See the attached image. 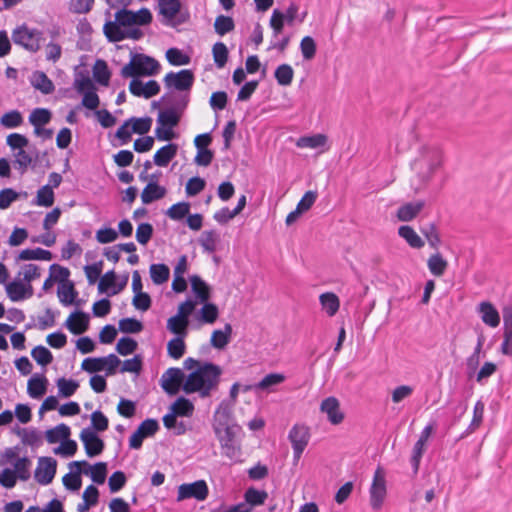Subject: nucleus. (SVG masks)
Listing matches in <instances>:
<instances>
[{
	"label": "nucleus",
	"instance_id": "c756f323",
	"mask_svg": "<svg viewBox=\"0 0 512 512\" xmlns=\"http://www.w3.org/2000/svg\"><path fill=\"white\" fill-rule=\"evenodd\" d=\"M398 234L401 238H403L410 247L415 249H420L424 246V241L421 237L415 232V230L408 225H402L398 229Z\"/></svg>",
	"mask_w": 512,
	"mask_h": 512
},
{
	"label": "nucleus",
	"instance_id": "393cba45",
	"mask_svg": "<svg viewBox=\"0 0 512 512\" xmlns=\"http://www.w3.org/2000/svg\"><path fill=\"white\" fill-rule=\"evenodd\" d=\"M424 206L425 202L422 200L406 203L398 208L397 217L403 222L411 221L421 212Z\"/></svg>",
	"mask_w": 512,
	"mask_h": 512
},
{
	"label": "nucleus",
	"instance_id": "423d86ee",
	"mask_svg": "<svg viewBox=\"0 0 512 512\" xmlns=\"http://www.w3.org/2000/svg\"><path fill=\"white\" fill-rule=\"evenodd\" d=\"M387 495L386 472L378 466L374 472L373 480L369 488L370 506L373 510H380Z\"/></svg>",
	"mask_w": 512,
	"mask_h": 512
},
{
	"label": "nucleus",
	"instance_id": "c9c22d12",
	"mask_svg": "<svg viewBox=\"0 0 512 512\" xmlns=\"http://www.w3.org/2000/svg\"><path fill=\"white\" fill-rule=\"evenodd\" d=\"M93 76L99 84L107 86L110 81L111 73L107 63L102 59H97L93 66Z\"/></svg>",
	"mask_w": 512,
	"mask_h": 512
},
{
	"label": "nucleus",
	"instance_id": "3c124183",
	"mask_svg": "<svg viewBox=\"0 0 512 512\" xmlns=\"http://www.w3.org/2000/svg\"><path fill=\"white\" fill-rule=\"evenodd\" d=\"M235 28V23L232 17L219 15L216 17L214 22V29L215 32L223 36L231 31H233Z\"/></svg>",
	"mask_w": 512,
	"mask_h": 512
},
{
	"label": "nucleus",
	"instance_id": "2eb2a0df",
	"mask_svg": "<svg viewBox=\"0 0 512 512\" xmlns=\"http://www.w3.org/2000/svg\"><path fill=\"white\" fill-rule=\"evenodd\" d=\"M56 467L57 462L53 458H40L34 474L35 480L41 485H48L55 476Z\"/></svg>",
	"mask_w": 512,
	"mask_h": 512
},
{
	"label": "nucleus",
	"instance_id": "8fccbe9b",
	"mask_svg": "<svg viewBox=\"0 0 512 512\" xmlns=\"http://www.w3.org/2000/svg\"><path fill=\"white\" fill-rule=\"evenodd\" d=\"M203 306L200 309V320L204 323L212 324L214 323L219 316L218 307L210 302L202 303Z\"/></svg>",
	"mask_w": 512,
	"mask_h": 512
},
{
	"label": "nucleus",
	"instance_id": "0eeeda50",
	"mask_svg": "<svg viewBox=\"0 0 512 512\" xmlns=\"http://www.w3.org/2000/svg\"><path fill=\"white\" fill-rule=\"evenodd\" d=\"M41 39V31L37 29H29L25 24L18 26L12 32L13 42L30 52H37L40 49Z\"/></svg>",
	"mask_w": 512,
	"mask_h": 512
},
{
	"label": "nucleus",
	"instance_id": "b1692460",
	"mask_svg": "<svg viewBox=\"0 0 512 512\" xmlns=\"http://www.w3.org/2000/svg\"><path fill=\"white\" fill-rule=\"evenodd\" d=\"M48 380L44 375H33L27 383V393L34 399L41 398L47 390Z\"/></svg>",
	"mask_w": 512,
	"mask_h": 512
},
{
	"label": "nucleus",
	"instance_id": "473e14b6",
	"mask_svg": "<svg viewBox=\"0 0 512 512\" xmlns=\"http://www.w3.org/2000/svg\"><path fill=\"white\" fill-rule=\"evenodd\" d=\"M427 266L432 275L440 277L445 273L448 262L437 252L428 258Z\"/></svg>",
	"mask_w": 512,
	"mask_h": 512
},
{
	"label": "nucleus",
	"instance_id": "cd10ccee",
	"mask_svg": "<svg viewBox=\"0 0 512 512\" xmlns=\"http://www.w3.org/2000/svg\"><path fill=\"white\" fill-rule=\"evenodd\" d=\"M232 331L230 323H226L223 330H214L211 335V345L216 349H223L230 342Z\"/></svg>",
	"mask_w": 512,
	"mask_h": 512
},
{
	"label": "nucleus",
	"instance_id": "2f4dec72",
	"mask_svg": "<svg viewBox=\"0 0 512 512\" xmlns=\"http://www.w3.org/2000/svg\"><path fill=\"white\" fill-rule=\"evenodd\" d=\"M46 439L50 444L62 443L63 440L70 436V428L66 424H59L56 427L49 429L45 433Z\"/></svg>",
	"mask_w": 512,
	"mask_h": 512
},
{
	"label": "nucleus",
	"instance_id": "6e6552de",
	"mask_svg": "<svg viewBox=\"0 0 512 512\" xmlns=\"http://www.w3.org/2000/svg\"><path fill=\"white\" fill-rule=\"evenodd\" d=\"M159 13L163 15L165 25L176 27L188 21V13H180V0H159Z\"/></svg>",
	"mask_w": 512,
	"mask_h": 512
},
{
	"label": "nucleus",
	"instance_id": "a18cd8bd",
	"mask_svg": "<svg viewBox=\"0 0 512 512\" xmlns=\"http://www.w3.org/2000/svg\"><path fill=\"white\" fill-rule=\"evenodd\" d=\"M52 114L46 108H35L29 115V122L34 126H44L50 122Z\"/></svg>",
	"mask_w": 512,
	"mask_h": 512
},
{
	"label": "nucleus",
	"instance_id": "f3484780",
	"mask_svg": "<svg viewBox=\"0 0 512 512\" xmlns=\"http://www.w3.org/2000/svg\"><path fill=\"white\" fill-rule=\"evenodd\" d=\"M286 377L281 373H270L267 374L261 381L255 383L253 385L244 386L243 391L248 392L250 390L254 391H265V392H273V387L277 386L285 381Z\"/></svg>",
	"mask_w": 512,
	"mask_h": 512
},
{
	"label": "nucleus",
	"instance_id": "5701e85b",
	"mask_svg": "<svg viewBox=\"0 0 512 512\" xmlns=\"http://www.w3.org/2000/svg\"><path fill=\"white\" fill-rule=\"evenodd\" d=\"M167 193L164 186H160L156 181H149L141 193L143 204H150L156 200L162 199Z\"/></svg>",
	"mask_w": 512,
	"mask_h": 512
},
{
	"label": "nucleus",
	"instance_id": "13d9d810",
	"mask_svg": "<svg viewBox=\"0 0 512 512\" xmlns=\"http://www.w3.org/2000/svg\"><path fill=\"white\" fill-rule=\"evenodd\" d=\"M33 359L42 366H46L53 361V355L49 349L42 345L34 347L31 351Z\"/></svg>",
	"mask_w": 512,
	"mask_h": 512
},
{
	"label": "nucleus",
	"instance_id": "864d4df0",
	"mask_svg": "<svg viewBox=\"0 0 512 512\" xmlns=\"http://www.w3.org/2000/svg\"><path fill=\"white\" fill-rule=\"evenodd\" d=\"M59 395L62 397L72 396L78 389L79 383L73 379L59 378L56 382Z\"/></svg>",
	"mask_w": 512,
	"mask_h": 512
},
{
	"label": "nucleus",
	"instance_id": "e433bc0d",
	"mask_svg": "<svg viewBox=\"0 0 512 512\" xmlns=\"http://www.w3.org/2000/svg\"><path fill=\"white\" fill-rule=\"evenodd\" d=\"M150 277L154 284L161 285L168 281L170 276L169 267L165 264H151Z\"/></svg>",
	"mask_w": 512,
	"mask_h": 512
},
{
	"label": "nucleus",
	"instance_id": "72a5a7b5",
	"mask_svg": "<svg viewBox=\"0 0 512 512\" xmlns=\"http://www.w3.org/2000/svg\"><path fill=\"white\" fill-rule=\"evenodd\" d=\"M77 295L78 293L75 290L74 283L71 281L62 283L58 287L59 300L65 306L73 304Z\"/></svg>",
	"mask_w": 512,
	"mask_h": 512
},
{
	"label": "nucleus",
	"instance_id": "0e129e2a",
	"mask_svg": "<svg viewBox=\"0 0 512 512\" xmlns=\"http://www.w3.org/2000/svg\"><path fill=\"white\" fill-rule=\"evenodd\" d=\"M119 330L123 333L136 334L143 330V324L135 318H123L119 321Z\"/></svg>",
	"mask_w": 512,
	"mask_h": 512
},
{
	"label": "nucleus",
	"instance_id": "dca6fc26",
	"mask_svg": "<svg viewBox=\"0 0 512 512\" xmlns=\"http://www.w3.org/2000/svg\"><path fill=\"white\" fill-rule=\"evenodd\" d=\"M76 468H79V473L89 475L93 482L103 484L106 479L107 468L105 463H97L91 465L85 461L74 462Z\"/></svg>",
	"mask_w": 512,
	"mask_h": 512
},
{
	"label": "nucleus",
	"instance_id": "603ef678",
	"mask_svg": "<svg viewBox=\"0 0 512 512\" xmlns=\"http://www.w3.org/2000/svg\"><path fill=\"white\" fill-rule=\"evenodd\" d=\"M107 23H114L117 27L120 28L135 25L134 12L123 8L116 12L114 21H108Z\"/></svg>",
	"mask_w": 512,
	"mask_h": 512
},
{
	"label": "nucleus",
	"instance_id": "aec40b11",
	"mask_svg": "<svg viewBox=\"0 0 512 512\" xmlns=\"http://www.w3.org/2000/svg\"><path fill=\"white\" fill-rule=\"evenodd\" d=\"M12 432L21 439L23 445L38 447L42 444V434L35 428H22L20 426H15L12 429Z\"/></svg>",
	"mask_w": 512,
	"mask_h": 512
},
{
	"label": "nucleus",
	"instance_id": "774afa93",
	"mask_svg": "<svg viewBox=\"0 0 512 512\" xmlns=\"http://www.w3.org/2000/svg\"><path fill=\"white\" fill-rule=\"evenodd\" d=\"M128 121H129V124L131 122H133V125L131 128L133 133H138L141 135L148 133L152 126V119L150 117H143V118L132 117Z\"/></svg>",
	"mask_w": 512,
	"mask_h": 512
},
{
	"label": "nucleus",
	"instance_id": "69168bd1",
	"mask_svg": "<svg viewBox=\"0 0 512 512\" xmlns=\"http://www.w3.org/2000/svg\"><path fill=\"white\" fill-rule=\"evenodd\" d=\"M106 366V361L104 357L92 358L88 357L83 360L81 364L82 370L88 373H95L102 371Z\"/></svg>",
	"mask_w": 512,
	"mask_h": 512
},
{
	"label": "nucleus",
	"instance_id": "f704fd0d",
	"mask_svg": "<svg viewBox=\"0 0 512 512\" xmlns=\"http://www.w3.org/2000/svg\"><path fill=\"white\" fill-rule=\"evenodd\" d=\"M97 431L87 427L80 433V438L83 442L84 448H104V442L98 437Z\"/></svg>",
	"mask_w": 512,
	"mask_h": 512
},
{
	"label": "nucleus",
	"instance_id": "6ab92c4d",
	"mask_svg": "<svg viewBox=\"0 0 512 512\" xmlns=\"http://www.w3.org/2000/svg\"><path fill=\"white\" fill-rule=\"evenodd\" d=\"M339 406L338 399L333 396L324 399L320 405L321 412L325 413L328 420L334 425L341 423L344 419Z\"/></svg>",
	"mask_w": 512,
	"mask_h": 512
},
{
	"label": "nucleus",
	"instance_id": "c85d7f7f",
	"mask_svg": "<svg viewBox=\"0 0 512 512\" xmlns=\"http://www.w3.org/2000/svg\"><path fill=\"white\" fill-rule=\"evenodd\" d=\"M33 87L43 94H51L55 90L52 80L42 71H35L32 75Z\"/></svg>",
	"mask_w": 512,
	"mask_h": 512
},
{
	"label": "nucleus",
	"instance_id": "052dcab7",
	"mask_svg": "<svg viewBox=\"0 0 512 512\" xmlns=\"http://www.w3.org/2000/svg\"><path fill=\"white\" fill-rule=\"evenodd\" d=\"M167 61L174 66L187 65L190 63V57L184 54L178 48H170L166 52Z\"/></svg>",
	"mask_w": 512,
	"mask_h": 512
},
{
	"label": "nucleus",
	"instance_id": "37998d69",
	"mask_svg": "<svg viewBox=\"0 0 512 512\" xmlns=\"http://www.w3.org/2000/svg\"><path fill=\"white\" fill-rule=\"evenodd\" d=\"M9 299L18 302L26 299L24 283L22 281H12L5 286Z\"/></svg>",
	"mask_w": 512,
	"mask_h": 512
},
{
	"label": "nucleus",
	"instance_id": "f03ea898",
	"mask_svg": "<svg viewBox=\"0 0 512 512\" xmlns=\"http://www.w3.org/2000/svg\"><path fill=\"white\" fill-rule=\"evenodd\" d=\"M443 162V152L436 146H425L421 150V155L414 162V169L419 178L424 182H429L437 169Z\"/></svg>",
	"mask_w": 512,
	"mask_h": 512
},
{
	"label": "nucleus",
	"instance_id": "412c9836",
	"mask_svg": "<svg viewBox=\"0 0 512 512\" xmlns=\"http://www.w3.org/2000/svg\"><path fill=\"white\" fill-rule=\"evenodd\" d=\"M477 312L481 320L488 326L495 328L500 324V315L494 305L489 301L479 303Z\"/></svg>",
	"mask_w": 512,
	"mask_h": 512
},
{
	"label": "nucleus",
	"instance_id": "49530a36",
	"mask_svg": "<svg viewBox=\"0 0 512 512\" xmlns=\"http://www.w3.org/2000/svg\"><path fill=\"white\" fill-rule=\"evenodd\" d=\"M55 196L51 186H42L38 191L34 203L42 207H51L54 204Z\"/></svg>",
	"mask_w": 512,
	"mask_h": 512
},
{
	"label": "nucleus",
	"instance_id": "a19ab883",
	"mask_svg": "<svg viewBox=\"0 0 512 512\" xmlns=\"http://www.w3.org/2000/svg\"><path fill=\"white\" fill-rule=\"evenodd\" d=\"M219 241V235L214 230L204 231L199 239L200 245L203 250L208 253L216 251L217 242Z\"/></svg>",
	"mask_w": 512,
	"mask_h": 512
},
{
	"label": "nucleus",
	"instance_id": "09e8293b",
	"mask_svg": "<svg viewBox=\"0 0 512 512\" xmlns=\"http://www.w3.org/2000/svg\"><path fill=\"white\" fill-rule=\"evenodd\" d=\"M22 123L23 117L18 110H11L7 113H4L0 118V124L7 129L17 128Z\"/></svg>",
	"mask_w": 512,
	"mask_h": 512
},
{
	"label": "nucleus",
	"instance_id": "338daca9",
	"mask_svg": "<svg viewBox=\"0 0 512 512\" xmlns=\"http://www.w3.org/2000/svg\"><path fill=\"white\" fill-rule=\"evenodd\" d=\"M300 50L305 60H311L316 55V43L311 36H305L300 42Z\"/></svg>",
	"mask_w": 512,
	"mask_h": 512
},
{
	"label": "nucleus",
	"instance_id": "680f3d73",
	"mask_svg": "<svg viewBox=\"0 0 512 512\" xmlns=\"http://www.w3.org/2000/svg\"><path fill=\"white\" fill-rule=\"evenodd\" d=\"M327 137L324 134H316L313 136L301 137L298 142V147H309V148H318L322 147L326 144Z\"/></svg>",
	"mask_w": 512,
	"mask_h": 512
},
{
	"label": "nucleus",
	"instance_id": "6e6d98bb",
	"mask_svg": "<svg viewBox=\"0 0 512 512\" xmlns=\"http://www.w3.org/2000/svg\"><path fill=\"white\" fill-rule=\"evenodd\" d=\"M190 203L178 202L173 204L167 211L166 215L172 220H182L186 215L189 214Z\"/></svg>",
	"mask_w": 512,
	"mask_h": 512
},
{
	"label": "nucleus",
	"instance_id": "7ed1b4c3",
	"mask_svg": "<svg viewBox=\"0 0 512 512\" xmlns=\"http://www.w3.org/2000/svg\"><path fill=\"white\" fill-rule=\"evenodd\" d=\"M159 69L160 64L156 59L141 53H131L130 61L122 67L120 75L123 78L153 76Z\"/></svg>",
	"mask_w": 512,
	"mask_h": 512
},
{
	"label": "nucleus",
	"instance_id": "e2e57ef3",
	"mask_svg": "<svg viewBox=\"0 0 512 512\" xmlns=\"http://www.w3.org/2000/svg\"><path fill=\"white\" fill-rule=\"evenodd\" d=\"M138 347V343L131 337H122L118 340L116 345V351L122 355L126 356L132 354L136 351Z\"/></svg>",
	"mask_w": 512,
	"mask_h": 512
},
{
	"label": "nucleus",
	"instance_id": "79ce46f5",
	"mask_svg": "<svg viewBox=\"0 0 512 512\" xmlns=\"http://www.w3.org/2000/svg\"><path fill=\"white\" fill-rule=\"evenodd\" d=\"M274 76L279 85L288 86L293 81L294 71L289 64H281L276 68Z\"/></svg>",
	"mask_w": 512,
	"mask_h": 512
},
{
	"label": "nucleus",
	"instance_id": "a211bd4d",
	"mask_svg": "<svg viewBox=\"0 0 512 512\" xmlns=\"http://www.w3.org/2000/svg\"><path fill=\"white\" fill-rule=\"evenodd\" d=\"M65 326L75 335L82 334L89 327V315L83 311H75L68 317Z\"/></svg>",
	"mask_w": 512,
	"mask_h": 512
},
{
	"label": "nucleus",
	"instance_id": "9d476101",
	"mask_svg": "<svg viewBox=\"0 0 512 512\" xmlns=\"http://www.w3.org/2000/svg\"><path fill=\"white\" fill-rule=\"evenodd\" d=\"M103 33L109 42H120L124 39L139 40L144 35L143 31L139 28L122 29L114 23H105Z\"/></svg>",
	"mask_w": 512,
	"mask_h": 512
},
{
	"label": "nucleus",
	"instance_id": "f8f14e48",
	"mask_svg": "<svg viewBox=\"0 0 512 512\" xmlns=\"http://www.w3.org/2000/svg\"><path fill=\"white\" fill-rule=\"evenodd\" d=\"M184 379L185 375L180 368L171 367L162 375L161 386L166 393L175 395L183 387Z\"/></svg>",
	"mask_w": 512,
	"mask_h": 512
},
{
	"label": "nucleus",
	"instance_id": "58836bf2",
	"mask_svg": "<svg viewBox=\"0 0 512 512\" xmlns=\"http://www.w3.org/2000/svg\"><path fill=\"white\" fill-rule=\"evenodd\" d=\"M189 320L181 319L180 317L172 316L167 321V329L177 335V337H186L188 334L187 327Z\"/></svg>",
	"mask_w": 512,
	"mask_h": 512
},
{
	"label": "nucleus",
	"instance_id": "c03bdc74",
	"mask_svg": "<svg viewBox=\"0 0 512 512\" xmlns=\"http://www.w3.org/2000/svg\"><path fill=\"white\" fill-rule=\"evenodd\" d=\"M285 22L286 20L283 16V12L279 9H274L269 21L273 39H277L278 35L283 33Z\"/></svg>",
	"mask_w": 512,
	"mask_h": 512
},
{
	"label": "nucleus",
	"instance_id": "bb28decb",
	"mask_svg": "<svg viewBox=\"0 0 512 512\" xmlns=\"http://www.w3.org/2000/svg\"><path fill=\"white\" fill-rule=\"evenodd\" d=\"M309 430L304 425H295L289 432L293 448H305L309 442Z\"/></svg>",
	"mask_w": 512,
	"mask_h": 512
},
{
	"label": "nucleus",
	"instance_id": "a878e982",
	"mask_svg": "<svg viewBox=\"0 0 512 512\" xmlns=\"http://www.w3.org/2000/svg\"><path fill=\"white\" fill-rule=\"evenodd\" d=\"M178 151V145L174 143H169L163 147H161L154 154V163L157 166L165 167L169 164V162L176 156Z\"/></svg>",
	"mask_w": 512,
	"mask_h": 512
},
{
	"label": "nucleus",
	"instance_id": "de8ad7c7",
	"mask_svg": "<svg viewBox=\"0 0 512 512\" xmlns=\"http://www.w3.org/2000/svg\"><path fill=\"white\" fill-rule=\"evenodd\" d=\"M185 337H175L171 339L167 344L168 355L173 359H180L186 350L184 342Z\"/></svg>",
	"mask_w": 512,
	"mask_h": 512
},
{
	"label": "nucleus",
	"instance_id": "5fc2aeb1",
	"mask_svg": "<svg viewBox=\"0 0 512 512\" xmlns=\"http://www.w3.org/2000/svg\"><path fill=\"white\" fill-rule=\"evenodd\" d=\"M421 233L427 239L430 247L437 249L441 243L439 233L434 223H429L420 228Z\"/></svg>",
	"mask_w": 512,
	"mask_h": 512
},
{
	"label": "nucleus",
	"instance_id": "39448f33",
	"mask_svg": "<svg viewBox=\"0 0 512 512\" xmlns=\"http://www.w3.org/2000/svg\"><path fill=\"white\" fill-rule=\"evenodd\" d=\"M189 101L190 98L188 93L178 96L172 102V107L165 109L158 114L157 124L173 129L178 125L181 113L186 109Z\"/></svg>",
	"mask_w": 512,
	"mask_h": 512
},
{
	"label": "nucleus",
	"instance_id": "4be33fe9",
	"mask_svg": "<svg viewBox=\"0 0 512 512\" xmlns=\"http://www.w3.org/2000/svg\"><path fill=\"white\" fill-rule=\"evenodd\" d=\"M191 289L199 303L209 301L211 297L210 286L198 275L189 277Z\"/></svg>",
	"mask_w": 512,
	"mask_h": 512
},
{
	"label": "nucleus",
	"instance_id": "f257e3e1",
	"mask_svg": "<svg viewBox=\"0 0 512 512\" xmlns=\"http://www.w3.org/2000/svg\"><path fill=\"white\" fill-rule=\"evenodd\" d=\"M221 374L220 366L205 362L187 376L182 390L186 394L198 392L201 397H208L218 388Z\"/></svg>",
	"mask_w": 512,
	"mask_h": 512
},
{
	"label": "nucleus",
	"instance_id": "ea45409f",
	"mask_svg": "<svg viewBox=\"0 0 512 512\" xmlns=\"http://www.w3.org/2000/svg\"><path fill=\"white\" fill-rule=\"evenodd\" d=\"M268 497L267 492L263 490H257L253 487L248 488L245 491L244 499L253 509L255 506L263 505Z\"/></svg>",
	"mask_w": 512,
	"mask_h": 512
},
{
	"label": "nucleus",
	"instance_id": "9b49d317",
	"mask_svg": "<svg viewBox=\"0 0 512 512\" xmlns=\"http://www.w3.org/2000/svg\"><path fill=\"white\" fill-rule=\"evenodd\" d=\"M208 496V486L204 480L184 483L178 487L177 501L194 498L203 501Z\"/></svg>",
	"mask_w": 512,
	"mask_h": 512
},
{
	"label": "nucleus",
	"instance_id": "4d7b16f0",
	"mask_svg": "<svg viewBox=\"0 0 512 512\" xmlns=\"http://www.w3.org/2000/svg\"><path fill=\"white\" fill-rule=\"evenodd\" d=\"M171 410L177 416H191L194 411V406L190 400L179 397L172 405Z\"/></svg>",
	"mask_w": 512,
	"mask_h": 512
},
{
	"label": "nucleus",
	"instance_id": "7c9ffc66",
	"mask_svg": "<svg viewBox=\"0 0 512 512\" xmlns=\"http://www.w3.org/2000/svg\"><path fill=\"white\" fill-rule=\"evenodd\" d=\"M321 306L328 316H334L340 307V301L336 294L332 292H326L319 297Z\"/></svg>",
	"mask_w": 512,
	"mask_h": 512
},
{
	"label": "nucleus",
	"instance_id": "bf43d9fd",
	"mask_svg": "<svg viewBox=\"0 0 512 512\" xmlns=\"http://www.w3.org/2000/svg\"><path fill=\"white\" fill-rule=\"evenodd\" d=\"M214 62L218 68L225 66L228 60V49L223 42H216L212 48Z\"/></svg>",
	"mask_w": 512,
	"mask_h": 512
},
{
	"label": "nucleus",
	"instance_id": "4468645a",
	"mask_svg": "<svg viewBox=\"0 0 512 512\" xmlns=\"http://www.w3.org/2000/svg\"><path fill=\"white\" fill-rule=\"evenodd\" d=\"M503 316V340L500 345V352L512 357V305H507L502 309Z\"/></svg>",
	"mask_w": 512,
	"mask_h": 512
},
{
	"label": "nucleus",
	"instance_id": "1a4fd4ad",
	"mask_svg": "<svg viewBox=\"0 0 512 512\" xmlns=\"http://www.w3.org/2000/svg\"><path fill=\"white\" fill-rule=\"evenodd\" d=\"M195 76L192 70L183 69L177 73L169 72L165 75L163 81L168 89L189 92L194 84Z\"/></svg>",
	"mask_w": 512,
	"mask_h": 512
},
{
	"label": "nucleus",
	"instance_id": "4c0bfd02",
	"mask_svg": "<svg viewBox=\"0 0 512 512\" xmlns=\"http://www.w3.org/2000/svg\"><path fill=\"white\" fill-rule=\"evenodd\" d=\"M52 253L42 248L24 249L18 255V260H45L52 259Z\"/></svg>",
	"mask_w": 512,
	"mask_h": 512
},
{
	"label": "nucleus",
	"instance_id": "ddd939ff",
	"mask_svg": "<svg viewBox=\"0 0 512 512\" xmlns=\"http://www.w3.org/2000/svg\"><path fill=\"white\" fill-rule=\"evenodd\" d=\"M159 428V422L156 419L148 418L142 421L130 437V448H140L143 440L152 437Z\"/></svg>",
	"mask_w": 512,
	"mask_h": 512
},
{
	"label": "nucleus",
	"instance_id": "20e7f679",
	"mask_svg": "<svg viewBox=\"0 0 512 512\" xmlns=\"http://www.w3.org/2000/svg\"><path fill=\"white\" fill-rule=\"evenodd\" d=\"M73 88L81 95H83L81 106L95 110L99 104L100 99L96 93V86L90 79L89 75L85 72H78L75 75Z\"/></svg>",
	"mask_w": 512,
	"mask_h": 512
}]
</instances>
